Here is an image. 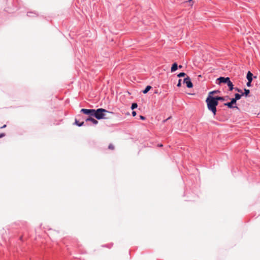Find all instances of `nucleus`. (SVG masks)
<instances>
[{
    "label": "nucleus",
    "mask_w": 260,
    "mask_h": 260,
    "mask_svg": "<svg viewBox=\"0 0 260 260\" xmlns=\"http://www.w3.org/2000/svg\"><path fill=\"white\" fill-rule=\"evenodd\" d=\"M81 112L85 114L95 117L98 119H111L113 115L112 112H110L103 108L97 110L82 109Z\"/></svg>",
    "instance_id": "obj_1"
},
{
    "label": "nucleus",
    "mask_w": 260,
    "mask_h": 260,
    "mask_svg": "<svg viewBox=\"0 0 260 260\" xmlns=\"http://www.w3.org/2000/svg\"><path fill=\"white\" fill-rule=\"evenodd\" d=\"M206 102L209 110L211 111L214 115H215L216 113V106L218 104V102L216 101L215 98L208 96L206 100Z\"/></svg>",
    "instance_id": "obj_2"
},
{
    "label": "nucleus",
    "mask_w": 260,
    "mask_h": 260,
    "mask_svg": "<svg viewBox=\"0 0 260 260\" xmlns=\"http://www.w3.org/2000/svg\"><path fill=\"white\" fill-rule=\"evenodd\" d=\"M230 80V79L229 77H220L216 80V83L218 84H220L222 83H227Z\"/></svg>",
    "instance_id": "obj_3"
},
{
    "label": "nucleus",
    "mask_w": 260,
    "mask_h": 260,
    "mask_svg": "<svg viewBox=\"0 0 260 260\" xmlns=\"http://www.w3.org/2000/svg\"><path fill=\"white\" fill-rule=\"evenodd\" d=\"M183 82L186 84V86L188 88H192L193 87V84L188 76H187V77L184 78Z\"/></svg>",
    "instance_id": "obj_4"
},
{
    "label": "nucleus",
    "mask_w": 260,
    "mask_h": 260,
    "mask_svg": "<svg viewBox=\"0 0 260 260\" xmlns=\"http://www.w3.org/2000/svg\"><path fill=\"white\" fill-rule=\"evenodd\" d=\"M236 102L235 101V100L232 99L230 102L225 103V104H224V105L228 106L230 108H236L237 109H238V107H237V106L234 107L233 106V104H236Z\"/></svg>",
    "instance_id": "obj_5"
},
{
    "label": "nucleus",
    "mask_w": 260,
    "mask_h": 260,
    "mask_svg": "<svg viewBox=\"0 0 260 260\" xmlns=\"http://www.w3.org/2000/svg\"><path fill=\"white\" fill-rule=\"evenodd\" d=\"M177 68H178L177 63L175 62L173 64V65L171 67V71L172 72H174L177 70Z\"/></svg>",
    "instance_id": "obj_6"
},
{
    "label": "nucleus",
    "mask_w": 260,
    "mask_h": 260,
    "mask_svg": "<svg viewBox=\"0 0 260 260\" xmlns=\"http://www.w3.org/2000/svg\"><path fill=\"white\" fill-rule=\"evenodd\" d=\"M252 74L250 71H248L246 76L248 81H252Z\"/></svg>",
    "instance_id": "obj_7"
},
{
    "label": "nucleus",
    "mask_w": 260,
    "mask_h": 260,
    "mask_svg": "<svg viewBox=\"0 0 260 260\" xmlns=\"http://www.w3.org/2000/svg\"><path fill=\"white\" fill-rule=\"evenodd\" d=\"M86 121H91L94 124H96L98 123V120H95V119L92 118V117H89L86 119Z\"/></svg>",
    "instance_id": "obj_8"
},
{
    "label": "nucleus",
    "mask_w": 260,
    "mask_h": 260,
    "mask_svg": "<svg viewBox=\"0 0 260 260\" xmlns=\"http://www.w3.org/2000/svg\"><path fill=\"white\" fill-rule=\"evenodd\" d=\"M228 86L229 87L230 90L232 91L233 89V83L230 80L227 83Z\"/></svg>",
    "instance_id": "obj_9"
},
{
    "label": "nucleus",
    "mask_w": 260,
    "mask_h": 260,
    "mask_svg": "<svg viewBox=\"0 0 260 260\" xmlns=\"http://www.w3.org/2000/svg\"><path fill=\"white\" fill-rule=\"evenodd\" d=\"M151 88L152 87L149 85L146 86V88L143 91V93H147L151 89Z\"/></svg>",
    "instance_id": "obj_10"
},
{
    "label": "nucleus",
    "mask_w": 260,
    "mask_h": 260,
    "mask_svg": "<svg viewBox=\"0 0 260 260\" xmlns=\"http://www.w3.org/2000/svg\"><path fill=\"white\" fill-rule=\"evenodd\" d=\"M220 91L219 90H213L209 92L208 96H213L212 95L216 93H219Z\"/></svg>",
    "instance_id": "obj_11"
},
{
    "label": "nucleus",
    "mask_w": 260,
    "mask_h": 260,
    "mask_svg": "<svg viewBox=\"0 0 260 260\" xmlns=\"http://www.w3.org/2000/svg\"><path fill=\"white\" fill-rule=\"evenodd\" d=\"M242 95L243 94H239L238 93H236V94H235V98H233V99L235 100V101L236 102H237V100H238L241 99V98Z\"/></svg>",
    "instance_id": "obj_12"
},
{
    "label": "nucleus",
    "mask_w": 260,
    "mask_h": 260,
    "mask_svg": "<svg viewBox=\"0 0 260 260\" xmlns=\"http://www.w3.org/2000/svg\"><path fill=\"white\" fill-rule=\"evenodd\" d=\"M216 101L218 102V101H224V98L222 96H215V97Z\"/></svg>",
    "instance_id": "obj_13"
},
{
    "label": "nucleus",
    "mask_w": 260,
    "mask_h": 260,
    "mask_svg": "<svg viewBox=\"0 0 260 260\" xmlns=\"http://www.w3.org/2000/svg\"><path fill=\"white\" fill-rule=\"evenodd\" d=\"M250 92V90L249 89H244V93L242 94H245L246 96L248 95Z\"/></svg>",
    "instance_id": "obj_14"
},
{
    "label": "nucleus",
    "mask_w": 260,
    "mask_h": 260,
    "mask_svg": "<svg viewBox=\"0 0 260 260\" xmlns=\"http://www.w3.org/2000/svg\"><path fill=\"white\" fill-rule=\"evenodd\" d=\"M138 107V105L137 103H133L132 105V107H131V109L132 110L137 108Z\"/></svg>",
    "instance_id": "obj_15"
},
{
    "label": "nucleus",
    "mask_w": 260,
    "mask_h": 260,
    "mask_svg": "<svg viewBox=\"0 0 260 260\" xmlns=\"http://www.w3.org/2000/svg\"><path fill=\"white\" fill-rule=\"evenodd\" d=\"M75 123H76L77 125H78V126H82V125H83V124H84V122H82L80 123V122H79V121H77V120H75Z\"/></svg>",
    "instance_id": "obj_16"
},
{
    "label": "nucleus",
    "mask_w": 260,
    "mask_h": 260,
    "mask_svg": "<svg viewBox=\"0 0 260 260\" xmlns=\"http://www.w3.org/2000/svg\"><path fill=\"white\" fill-rule=\"evenodd\" d=\"M108 148L109 149H111V150H114V146L112 144H110L109 146H108Z\"/></svg>",
    "instance_id": "obj_17"
},
{
    "label": "nucleus",
    "mask_w": 260,
    "mask_h": 260,
    "mask_svg": "<svg viewBox=\"0 0 260 260\" xmlns=\"http://www.w3.org/2000/svg\"><path fill=\"white\" fill-rule=\"evenodd\" d=\"M186 75L185 73H183V72H182V73H179L177 76L178 77H184Z\"/></svg>",
    "instance_id": "obj_18"
},
{
    "label": "nucleus",
    "mask_w": 260,
    "mask_h": 260,
    "mask_svg": "<svg viewBox=\"0 0 260 260\" xmlns=\"http://www.w3.org/2000/svg\"><path fill=\"white\" fill-rule=\"evenodd\" d=\"M186 3H188L189 4V5L191 7L193 4V0H189L188 1L186 2Z\"/></svg>",
    "instance_id": "obj_19"
},
{
    "label": "nucleus",
    "mask_w": 260,
    "mask_h": 260,
    "mask_svg": "<svg viewBox=\"0 0 260 260\" xmlns=\"http://www.w3.org/2000/svg\"><path fill=\"white\" fill-rule=\"evenodd\" d=\"M178 87H180L181 86V79H179L178 81V83L177 85Z\"/></svg>",
    "instance_id": "obj_20"
},
{
    "label": "nucleus",
    "mask_w": 260,
    "mask_h": 260,
    "mask_svg": "<svg viewBox=\"0 0 260 260\" xmlns=\"http://www.w3.org/2000/svg\"><path fill=\"white\" fill-rule=\"evenodd\" d=\"M252 81H248V82L247 83V86L248 87H250L251 86V83Z\"/></svg>",
    "instance_id": "obj_21"
},
{
    "label": "nucleus",
    "mask_w": 260,
    "mask_h": 260,
    "mask_svg": "<svg viewBox=\"0 0 260 260\" xmlns=\"http://www.w3.org/2000/svg\"><path fill=\"white\" fill-rule=\"evenodd\" d=\"M140 118L142 120H145V117L144 116H142V115L140 116Z\"/></svg>",
    "instance_id": "obj_22"
},
{
    "label": "nucleus",
    "mask_w": 260,
    "mask_h": 260,
    "mask_svg": "<svg viewBox=\"0 0 260 260\" xmlns=\"http://www.w3.org/2000/svg\"><path fill=\"white\" fill-rule=\"evenodd\" d=\"M132 115L133 116H135L136 115V112L135 111H133L132 112Z\"/></svg>",
    "instance_id": "obj_23"
},
{
    "label": "nucleus",
    "mask_w": 260,
    "mask_h": 260,
    "mask_svg": "<svg viewBox=\"0 0 260 260\" xmlns=\"http://www.w3.org/2000/svg\"><path fill=\"white\" fill-rule=\"evenodd\" d=\"M5 136V134H4V133H3V134H0V138H2V137H4Z\"/></svg>",
    "instance_id": "obj_24"
},
{
    "label": "nucleus",
    "mask_w": 260,
    "mask_h": 260,
    "mask_svg": "<svg viewBox=\"0 0 260 260\" xmlns=\"http://www.w3.org/2000/svg\"><path fill=\"white\" fill-rule=\"evenodd\" d=\"M6 127V124H5V125H4L3 126H1V128H5V127Z\"/></svg>",
    "instance_id": "obj_25"
},
{
    "label": "nucleus",
    "mask_w": 260,
    "mask_h": 260,
    "mask_svg": "<svg viewBox=\"0 0 260 260\" xmlns=\"http://www.w3.org/2000/svg\"><path fill=\"white\" fill-rule=\"evenodd\" d=\"M236 90L238 91V92H242V90L241 89H239L238 88L236 89Z\"/></svg>",
    "instance_id": "obj_26"
},
{
    "label": "nucleus",
    "mask_w": 260,
    "mask_h": 260,
    "mask_svg": "<svg viewBox=\"0 0 260 260\" xmlns=\"http://www.w3.org/2000/svg\"><path fill=\"white\" fill-rule=\"evenodd\" d=\"M102 247H107V246L105 245H103L101 246Z\"/></svg>",
    "instance_id": "obj_27"
},
{
    "label": "nucleus",
    "mask_w": 260,
    "mask_h": 260,
    "mask_svg": "<svg viewBox=\"0 0 260 260\" xmlns=\"http://www.w3.org/2000/svg\"><path fill=\"white\" fill-rule=\"evenodd\" d=\"M159 147H162V144H160V145H158Z\"/></svg>",
    "instance_id": "obj_28"
},
{
    "label": "nucleus",
    "mask_w": 260,
    "mask_h": 260,
    "mask_svg": "<svg viewBox=\"0 0 260 260\" xmlns=\"http://www.w3.org/2000/svg\"><path fill=\"white\" fill-rule=\"evenodd\" d=\"M179 68H182V66H179Z\"/></svg>",
    "instance_id": "obj_29"
},
{
    "label": "nucleus",
    "mask_w": 260,
    "mask_h": 260,
    "mask_svg": "<svg viewBox=\"0 0 260 260\" xmlns=\"http://www.w3.org/2000/svg\"><path fill=\"white\" fill-rule=\"evenodd\" d=\"M20 239L21 240H22V237L21 236Z\"/></svg>",
    "instance_id": "obj_30"
},
{
    "label": "nucleus",
    "mask_w": 260,
    "mask_h": 260,
    "mask_svg": "<svg viewBox=\"0 0 260 260\" xmlns=\"http://www.w3.org/2000/svg\"><path fill=\"white\" fill-rule=\"evenodd\" d=\"M154 93H157L158 92H157V91H155Z\"/></svg>",
    "instance_id": "obj_31"
}]
</instances>
